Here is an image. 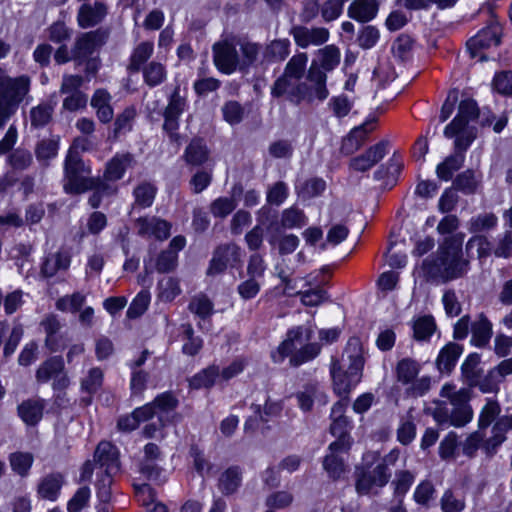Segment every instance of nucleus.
<instances>
[{
	"mask_svg": "<svg viewBox=\"0 0 512 512\" xmlns=\"http://www.w3.org/2000/svg\"><path fill=\"white\" fill-rule=\"evenodd\" d=\"M364 357L361 343L353 338L348 341L342 355L341 363L332 362L331 376L334 392L340 397H347L351 390L361 381Z\"/></svg>",
	"mask_w": 512,
	"mask_h": 512,
	"instance_id": "obj_1",
	"label": "nucleus"
},
{
	"mask_svg": "<svg viewBox=\"0 0 512 512\" xmlns=\"http://www.w3.org/2000/svg\"><path fill=\"white\" fill-rule=\"evenodd\" d=\"M440 396L448 399L451 407L445 401H435L432 416L438 424L463 427L473 419V409L469 404V388L456 390L455 385L446 383L441 388Z\"/></svg>",
	"mask_w": 512,
	"mask_h": 512,
	"instance_id": "obj_2",
	"label": "nucleus"
},
{
	"mask_svg": "<svg viewBox=\"0 0 512 512\" xmlns=\"http://www.w3.org/2000/svg\"><path fill=\"white\" fill-rule=\"evenodd\" d=\"M469 262L461 258V245L453 238L445 239L437 251V257L425 260L423 268L432 279L447 282L463 276Z\"/></svg>",
	"mask_w": 512,
	"mask_h": 512,
	"instance_id": "obj_3",
	"label": "nucleus"
},
{
	"mask_svg": "<svg viewBox=\"0 0 512 512\" xmlns=\"http://www.w3.org/2000/svg\"><path fill=\"white\" fill-rule=\"evenodd\" d=\"M312 334L313 331L310 328H304L303 326L291 329L287 338L278 347V351L272 355L273 360L281 362L291 353L290 363L293 366H300L313 360L321 351V346L318 343H308L296 350V345L311 340Z\"/></svg>",
	"mask_w": 512,
	"mask_h": 512,
	"instance_id": "obj_4",
	"label": "nucleus"
},
{
	"mask_svg": "<svg viewBox=\"0 0 512 512\" xmlns=\"http://www.w3.org/2000/svg\"><path fill=\"white\" fill-rule=\"evenodd\" d=\"M65 183L67 193L80 194L95 187V180L87 177L90 173L78 153L69 150L64 164Z\"/></svg>",
	"mask_w": 512,
	"mask_h": 512,
	"instance_id": "obj_5",
	"label": "nucleus"
},
{
	"mask_svg": "<svg viewBox=\"0 0 512 512\" xmlns=\"http://www.w3.org/2000/svg\"><path fill=\"white\" fill-rule=\"evenodd\" d=\"M238 37L226 36L214 43L213 61L219 71L231 74L239 69L240 57L237 51Z\"/></svg>",
	"mask_w": 512,
	"mask_h": 512,
	"instance_id": "obj_6",
	"label": "nucleus"
},
{
	"mask_svg": "<svg viewBox=\"0 0 512 512\" xmlns=\"http://www.w3.org/2000/svg\"><path fill=\"white\" fill-rule=\"evenodd\" d=\"M326 80V73L320 69L318 62L313 60L308 69L306 81L300 82L301 100L307 102L325 100L329 95Z\"/></svg>",
	"mask_w": 512,
	"mask_h": 512,
	"instance_id": "obj_7",
	"label": "nucleus"
},
{
	"mask_svg": "<svg viewBox=\"0 0 512 512\" xmlns=\"http://www.w3.org/2000/svg\"><path fill=\"white\" fill-rule=\"evenodd\" d=\"M242 250L235 243L219 245L213 252L207 274L215 276L223 273L228 267H235L242 261Z\"/></svg>",
	"mask_w": 512,
	"mask_h": 512,
	"instance_id": "obj_8",
	"label": "nucleus"
},
{
	"mask_svg": "<svg viewBox=\"0 0 512 512\" xmlns=\"http://www.w3.org/2000/svg\"><path fill=\"white\" fill-rule=\"evenodd\" d=\"M109 34V30L104 28L82 33L76 38L72 48L73 59L81 61L87 60L106 43Z\"/></svg>",
	"mask_w": 512,
	"mask_h": 512,
	"instance_id": "obj_9",
	"label": "nucleus"
},
{
	"mask_svg": "<svg viewBox=\"0 0 512 512\" xmlns=\"http://www.w3.org/2000/svg\"><path fill=\"white\" fill-rule=\"evenodd\" d=\"M390 479L385 464H377L372 470H362L356 479L355 488L358 494L367 495L377 493Z\"/></svg>",
	"mask_w": 512,
	"mask_h": 512,
	"instance_id": "obj_10",
	"label": "nucleus"
},
{
	"mask_svg": "<svg viewBox=\"0 0 512 512\" xmlns=\"http://www.w3.org/2000/svg\"><path fill=\"white\" fill-rule=\"evenodd\" d=\"M186 108V97L180 94L179 88H175L174 92L169 98L168 105L164 111V124L163 128L169 133L171 141L178 142L180 135L176 133L180 115Z\"/></svg>",
	"mask_w": 512,
	"mask_h": 512,
	"instance_id": "obj_11",
	"label": "nucleus"
},
{
	"mask_svg": "<svg viewBox=\"0 0 512 512\" xmlns=\"http://www.w3.org/2000/svg\"><path fill=\"white\" fill-rule=\"evenodd\" d=\"M29 78H10L0 67V102L19 103L29 91Z\"/></svg>",
	"mask_w": 512,
	"mask_h": 512,
	"instance_id": "obj_12",
	"label": "nucleus"
},
{
	"mask_svg": "<svg viewBox=\"0 0 512 512\" xmlns=\"http://www.w3.org/2000/svg\"><path fill=\"white\" fill-rule=\"evenodd\" d=\"M478 115L479 110L474 100H462L456 117L444 129L445 137L453 138L460 131H463L464 128L468 127L469 122L475 120Z\"/></svg>",
	"mask_w": 512,
	"mask_h": 512,
	"instance_id": "obj_13",
	"label": "nucleus"
},
{
	"mask_svg": "<svg viewBox=\"0 0 512 512\" xmlns=\"http://www.w3.org/2000/svg\"><path fill=\"white\" fill-rule=\"evenodd\" d=\"M290 35L296 45L301 48H307L310 45L319 46L329 39V31L324 27L308 28L303 25H294L290 29Z\"/></svg>",
	"mask_w": 512,
	"mask_h": 512,
	"instance_id": "obj_14",
	"label": "nucleus"
},
{
	"mask_svg": "<svg viewBox=\"0 0 512 512\" xmlns=\"http://www.w3.org/2000/svg\"><path fill=\"white\" fill-rule=\"evenodd\" d=\"M501 28L492 24L481 31L477 35L470 38L467 42V49L471 54L472 58L480 56L483 60L484 56L480 55V50L490 48L492 46H498L500 43Z\"/></svg>",
	"mask_w": 512,
	"mask_h": 512,
	"instance_id": "obj_15",
	"label": "nucleus"
},
{
	"mask_svg": "<svg viewBox=\"0 0 512 512\" xmlns=\"http://www.w3.org/2000/svg\"><path fill=\"white\" fill-rule=\"evenodd\" d=\"M387 141L379 143L368 148L363 154L350 160V167L358 172H365L375 166L387 154Z\"/></svg>",
	"mask_w": 512,
	"mask_h": 512,
	"instance_id": "obj_16",
	"label": "nucleus"
},
{
	"mask_svg": "<svg viewBox=\"0 0 512 512\" xmlns=\"http://www.w3.org/2000/svg\"><path fill=\"white\" fill-rule=\"evenodd\" d=\"M94 460L105 467V473L108 483L111 482V475L116 473L120 468L119 452L117 448L110 442L102 441L98 444Z\"/></svg>",
	"mask_w": 512,
	"mask_h": 512,
	"instance_id": "obj_17",
	"label": "nucleus"
},
{
	"mask_svg": "<svg viewBox=\"0 0 512 512\" xmlns=\"http://www.w3.org/2000/svg\"><path fill=\"white\" fill-rule=\"evenodd\" d=\"M108 8L103 2L84 3L79 7L77 23L86 29L100 24L107 16Z\"/></svg>",
	"mask_w": 512,
	"mask_h": 512,
	"instance_id": "obj_18",
	"label": "nucleus"
},
{
	"mask_svg": "<svg viewBox=\"0 0 512 512\" xmlns=\"http://www.w3.org/2000/svg\"><path fill=\"white\" fill-rule=\"evenodd\" d=\"M375 129V120H368L365 123L353 128L342 140L341 152L344 155H352L358 151L366 142L368 134Z\"/></svg>",
	"mask_w": 512,
	"mask_h": 512,
	"instance_id": "obj_19",
	"label": "nucleus"
},
{
	"mask_svg": "<svg viewBox=\"0 0 512 512\" xmlns=\"http://www.w3.org/2000/svg\"><path fill=\"white\" fill-rule=\"evenodd\" d=\"M138 233L141 236H154L159 240L170 236L171 225L157 217H141L136 221Z\"/></svg>",
	"mask_w": 512,
	"mask_h": 512,
	"instance_id": "obj_20",
	"label": "nucleus"
},
{
	"mask_svg": "<svg viewBox=\"0 0 512 512\" xmlns=\"http://www.w3.org/2000/svg\"><path fill=\"white\" fill-rule=\"evenodd\" d=\"M271 94L274 97L285 96L290 102L299 104L301 100V83L295 78L282 75L273 84Z\"/></svg>",
	"mask_w": 512,
	"mask_h": 512,
	"instance_id": "obj_21",
	"label": "nucleus"
},
{
	"mask_svg": "<svg viewBox=\"0 0 512 512\" xmlns=\"http://www.w3.org/2000/svg\"><path fill=\"white\" fill-rule=\"evenodd\" d=\"M134 164V156L131 153H117L107 163L103 178L106 181L120 180L126 170Z\"/></svg>",
	"mask_w": 512,
	"mask_h": 512,
	"instance_id": "obj_22",
	"label": "nucleus"
},
{
	"mask_svg": "<svg viewBox=\"0 0 512 512\" xmlns=\"http://www.w3.org/2000/svg\"><path fill=\"white\" fill-rule=\"evenodd\" d=\"M379 10L377 0H354L347 9V14L355 21L366 23L373 20Z\"/></svg>",
	"mask_w": 512,
	"mask_h": 512,
	"instance_id": "obj_23",
	"label": "nucleus"
},
{
	"mask_svg": "<svg viewBox=\"0 0 512 512\" xmlns=\"http://www.w3.org/2000/svg\"><path fill=\"white\" fill-rule=\"evenodd\" d=\"M349 428L350 422L348 418L332 420L330 425V432L333 436L337 437V440L329 445V451H349L352 445V439L349 435Z\"/></svg>",
	"mask_w": 512,
	"mask_h": 512,
	"instance_id": "obj_24",
	"label": "nucleus"
},
{
	"mask_svg": "<svg viewBox=\"0 0 512 512\" xmlns=\"http://www.w3.org/2000/svg\"><path fill=\"white\" fill-rule=\"evenodd\" d=\"M64 484V478L60 473H51L44 476L38 486L37 493L40 498L56 501Z\"/></svg>",
	"mask_w": 512,
	"mask_h": 512,
	"instance_id": "obj_25",
	"label": "nucleus"
},
{
	"mask_svg": "<svg viewBox=\"0 0 512 512\" xmlns=\"http://www.w3.org/2000/svg\"><path fill=\"white\" fill-rule=\"evenodd\" d=\"M70 263L71 257L68 252L58 251L49 254L45 257L42 263L41 274L47 278L53 277L59 271L67 270Z\"/></svg>",
	"mask_w": 512,
	"mask_h": 512,
	"instance_id": "obj_26",
	"label": "nucleus"
},
{
	"mask_svg": "<svg viewBox=\"0 0 512 512\" xmlns=\"http://www.w3.org/2000/svg\"><path fill=\"white\" fill-rule=\"evenodd\" d=\"M297 400L303 411H310L315 401L320 405H326L328 396L317 384H309L297 393Z\"/></svg>",
	"mask_w": 512,
	"mask_h": 512,
	"instance_id": "obj_27",
	"label": "nucleus"
},
{
	"mask_svg": "<svg viewBox=\"0 0 512 512\" xmlns=\"http://www.w3.org/2000/svg\"><path fill=\"white\" fill-rule=\"evenodd\" d=\"M43 409V400L28 399L18 406V415L27 425H35L41 420Z\"/></svg>",
	"mask_w": 512,
	"mask_h": 512,
	"instance_id": "obj_28",
	"label": "nucleus"
},
{
	"mask_svg": "<svg viewBox=\"0 0 512 512\" xmlns=\"http://www.w3.org/2000/svg\"><path fill=\"white\" fill-rule=\"evenodd\" d=\"M110 102L111 95L104 89L96 90L91 99V106L96 110L98 119L103 123H108L113 118L114 113Z\"/></svg>",
	"mask_w": 512,
	"mask_h": 512,
	"instance_id": "obj_29",
	"label": "nucleus"
},
{
	"mask_svg": "<svg viewBox=\"0 0 512 512\" xmlns=\"http://www.w3.org/2000/svg\"><path fill=\"white\" fill-rule=\"evenodd\" d=\"M471 343L477 347L486 346L492 336V324L486 316L480 314L471 326Z\"/></svg>",
	"mask_w": 512,
	"mask_h": 512,
	"instance_id": "obj_30",
	"label": "nucleus"
},
{
	"mask_svg": "<svg viewBox=\"0 0 512 512\" xmlns=\"http://www.w3.org/2000/svg\"><path fill=\"white\" fill-rule=\"evenodd\" d=\"M154 52V44L151 41H143L135 46L133 49L128 70L131 72H138L143 68L144 64L150 59Z\"/></svg>",
	"mask_w": 512,
	"mask_h": 512,
	"instance_id": "obj_31",
	"label": "nucleus"
},
{
	"mask_svg": "<svg viewBox=\"0 0 512 512\" xmlns=\"http://www.w3.org/2000/svg\"><path fill=\"white\" fill-rule=\"evenodd\" d=\"M481 357L477 353L470 354L461 365L462 376L470 387H475L482 377L480 368Z\"/></svg>",
	"mask_w": 512,
	"mask_h": 512,
	"instance_id": "obj_32",
	"label": "nucleus"
},
{
	"mask_svg": "<svg viewBox=\"0 0 512 512\" xmlns=\"http://www.w3.org/2000/svg\"><path fill=\"white\" fill-rule=\"evenodd\" d=\"M208 156L209 150L205 142L200 138L193 139L186 147L183 155L186 163L194 166H199L206 162Z\"/></svg>",
	"mask_w": 512,
	"mask_h": 512,
	"instance_id": "obj_33",
	"label": "nucleus"
},
{
	"mask_svg": "<svg viewBox=\"0 0 512 512\" xmlns=\"http://www.w3.org/2000/svg\"><path fill=\"white\" fill-rule=\"evenodd\" d=\"M241 481V469L237 466H232L221 474L218 482V488L223 494L230 495L237 491L241 485Z\"/></svg>",
	"mask_w": 512,
	"mask_h": 512,
	"instance_id": "obj_34",
	"label": "nucleus"
},
{
	"mask_svg": "<svg viewBox=\"0 0 512 512\" xmlns=\"http://www.w3.org/2000/svg\"><path fill=\"white\" fill-rule=\"evenodd\" d=\"M465 156L462 153H455L446 157L436 167V175L442 181H449L453 174L458 171L464 163Z\"/></svg>",
	"mask_w": 512,
	"mask_h": 512,
	"instance_id": "obj_35",
	"label": "nucleus"
},
{
	"mask_svg": "<svg viewBox=\"0 0 512 512\" xmlns=\"http://www.w3.org/2000/svg\"><path fill=\"white\" fill-rule=\"evenodd\" d=\"M462 354V347L455 343L447 344L437 357V366L441 372H450Z\"/></svg>",
	"mask_w": 512,
	"mask_h": 512,
	"instance_id": "obj_36",
	"label": "nucleus"
},
{
	"mask_svg": "<svg viewBox=\"0 0 512 512\" xmlns=\"http://www.w3.org/2000/svg\"><path fill=\"white\" fill-rule=\"evenodd\" d=\"M290 41L288 39H276L266 45L263 52V60L266 62H281L289 55Z\"/></svg>",
	"mask_w": 512,
	"mask_h": 512,
	"instance_id": "obj_37",
	"label": "nucleus"
},
{
	"mask_svg": "<svg viewBox=\"0 0 512 512\" xmlns=\"http://www.w3.org/2000/svg\"><path fill=\"white\" fill-rule=\"evenodd\" d=\"M63 370V360L60 357H51L36 370V380L39 383H46L51 379L53 380Z\"/></svg>",
	"mask_w": 512,
	"mask_h": 512,
	"instance_id": "obj_38",
	"label": "nucleus"
},
{
	"mask_svg": "<svg viewBox=\"0 0 512 512\" xmlns=\"http://www.w3.org/2000/svg\"><path fill=\"white\" fill-rule=\"evenodd\" d=\"M59 148V138L50 137L40 140L35 147V155L39 162L48 165L49 160L56 157Z\"/></svg>",
	"mask_w": 512,
	"mask_h": 512,
	"instance_id": "obj_39",
	"label": "nucleus"
},
{
	"mask_svg": "<svg viewBox=\"0 0 512 512\" xmlns=\"http://www.w3.org/2000/svg\"><path fill=\"white\" fill-rule=\"evenodd\" d=\"M143 80L149 87H155L163 83L166 79L167 72L165 66L156 61H151L141 68Z\"/></svg>",
	"mask_w": 512,
	"mask_h": 512,
	"instance_id": "obj_40",
	"label": "nucleus"
},
{
	"mask_svg": "<svg viewBox=\"0 0 512 512\" xmlns=\"http://www.w3.org/2000/svg\"><path fill=\"white\" fill-rule=\"evenodd\" d=\"M419 372L420 364L411 358L400 360L396 367L397 379L403 385H408L410 382H413Z\"/></svg>",
	"mask_w": 512,
	"mask_h": 512,
	"instance_id": "obj_41",
	"label": "nucleus"
},
{
	"mask_svg": "<svg viewBox=\"0 0 512 512\" xmlns=\"http://www.w3.org/2000/svg\"><path fill=\"white\" fill-rule=\"evenodd\" d=\"M238 47L241 51L239 70H245L257 60L261 48L257 43L240 38Z\"/></svg>",
	"mask_w": 512,
	"mask_h": 512,
	"instance_id": "obj_42",
	"label": "nucleus"
},
{
	"mask_svg": "<svg viewBox=\"0 0 512 512\" xmlns=\"http://www.w3.org/2000/svg\"><path fill=\"white\" fill-rule=\"evenodd\" d=\"M34 457L29 452H14L9 455V463L13 472L21 477H26L33 465Z\"/></svg>",
	"mask_w": 512,
	"mask_h": 512,
	"instance_id": "obj_43",
	"label": "nucleus"
},
{
	"mask_svg": "<svg viewBox=\"0 0 512 512\" xmlns=\"http://www.w3.org/2000/svg\"><path fill=\"white\" fill-rule=\"evenodd\" d=\"M501 413V406L495 399H486L485 405L482 407L479 418L478 427L480 430L489 427L493 422H496Z\"/></svg>",
	"mask_w": 512,
	"mask_h": 512,
	"instance_id": "obj_44",
	"label": "nucleus"
},
{
	"mask_svg": "<svg viewBox=\"0 0 512 512\" xmlns=\"http://www.w3.org/2000/svg\"><path fill=\"white\" fill-rule=\"evenodd\" d=\"M512 429V414L499 417L492 427V436L488 439V444L497 447L506 440V432Z\"/></svg>",
	"mask_w": 512,
	"mask_h": 512,
	"instance_id": "obj_45",
	"label": "nucleus"
},
{
	"mask_svg": "<svg viewBox=\"0 0 512 512\" xmlns=\"http://www.w3.org/2000/svg\"><path fill=\"white\" fill-rule=\"evenodd\" d=\"M347 451L333 450L329 451L323 460V467L332 479H338L345 470L343 459L339 456V453Z\"/></svg>",
	"mask_w": 512,
	"mask_h": 512,
	"instance_id": "obj_46",
	"label": "nucleus"
},
{
	"mask_svg": "<svg viewBox=\"0 0 512 512\" xmlns=\"http://www.w3.org/2000/svg\"><path fill=\"white\" fill-rule=\"evenodd\" d=\"M319 67L326 71L333 70L340 62V50L335 45H327L318 51Z\"/></svg>",
	"mask_w": 512,
	"mask_h": 512,
	"instance_id": "obj_47",
	"label": "nucleus"
},
{
	"mask_svg": "<svg viewBox=\"0 0 512 512\" xmlns=\"http://www.w3.org/2000/svg\"><path fill=\"white\" fill-rule=\"evenodd\" d=\"M280 223L285 229L301 228L306 225L307 217L302 210L290 207L282 211Z\"/></svg>",
	"mask_w": 512,
	"mask_h": 512,
	"instance_id": "obj_48",
	"label": "nucleus"
},
{
	"mask_svg": "<svg viewBox=\"0 0 512 512\" xmlns=\"http://www.w3.org/2000/svg\"><path fill=\"white\" fill-rule=\"evenodd\" d=\"M181 293L179 281L165 277L158 282V298L164 302L173 301Z\"/></svg>",
	"mask_w": 512,
	"mask_h": 512,
	"instance_id": "obj_49",
	"label": "nucleus"
},
{
	"mask_svg": "<svg viewBox=\"0 0 512 512\" xmlns=\"http://www.w3.org/2000/svg\"><path fill=\"white\" fill-rule=\"evenodd\" d=\"M85 299L86 297L83 293L74 292L71 295L60 297L56 301L55 306L57 310L61 312L76 313L80 311L81 307L85 303Z\"/></svg>",
	"mask_w": 512,
	"mask_h": 512,
	"instance_id": "obj_50",
	"label": "nucleus"
},
{
	"mask_svg": "<svg viewBox=\"0 0 512 512\" xmlns=\"http://www.w3.org/2000/svg\"><path fill=\"white\" fill-rule=\"evenodd\" d=\"M104 373L98 367L90 368L87 373L81 378V389L87 393H95L98 391L103 383Z\"/></svg>",
	"mask_w": 512,
	"mask_h": 512,
	"instance_id": "obj_51",
	"label": "nucleus"
},
{
	"mask_svg": "<svg viewBox=\"0 0 512 512\" xmlns=\"http://www.w3.org/2000/svg\"><path fill=\"white\" fill-rule=\"evenodd\" d=\"M476 250L477 258H487L493 253L491 242L484 235H476L471 237L466 243V251L468 254Z\"/></svg>",
	"mask_w": 512,
	"mask_h": 512,
	"instance_id": "obj_52",
	"label": "nucleus"
},
{
	"mask_svg": "<svg viewBox=\"0 0 512 512\" xmlns=\"http://www.w3.org/2000/svg\"><path fill=\"white\" fill-rule=\"evenodd\" d=\"M137 494L143 498L142 504L146 507L147 512H168V507L164 503L155 500L154 491L149 485L140 486Z\"/></svg>",
	"mask_w": 512,
	"mask_h": 512,
	"instance_id": "obj_53",
	"label": "nucleus"
},
{
	"mask_svg": "<svg viewBox=\"0 0 512 512\" xmlns=\"http://www.w3.org/2000/svg\"><path fill=\"white\" fill-rule=\"evenodd\" d=\"M219 376V368L217 366H210L191 378L189 385L194 389L208 388L215 383L216 378Z\"/></svg>",
	"mask_w": 512,
	"mask_h": 512,
	"instance_id": "obj_54",
	"label": "nucleus"
},
{
	"mask_svg": "<svg viewBox=\"0 0 512 512\" xmlns=\"http://www.w3.org/2000/svg\"><path fill=\"white\" fill-rule=\"evenodd\" d=\"M308 56L306 53H298L287 62L283 75L300 80L304 74Z\"/></svg>",
	"mask_w": 512,
	"mask_h": 512,
	"instance_id": "obj_55",
	"label": "nucleus"
},
{
	"mask_svg": "<svg viewBox=\"0 0 512 512\" xmlns=\"http://www.w3.org/2000/svg\"><path fill=\"white\" fill-rule=\"evenodd\" d=\"M135 116L136 110L133 107H128L120 113L114 123L113 137L118 138L120 135L128 133L132 129Z\"/></svg>",
	"mask_w": 512,
	"mask_h": 512,
	"instance_id": "obj_56",
	"label": "nucleus"
},
{
	"mask_svg": "<svg viewBox=\"0 0 512 512\" xmlns=\"http://www.w3.org/2000/svg\"><path fill=\"white\" fill-rule=\"evenodd\" d=\"M436 324L432 316H422L415 320L413 325L416 340H427L435 332Z\"/></svg>",
	"mask_w": 512,
	"mask_h": 512,
	"instance_id": "obj_57",
	"label": "nucleus"
},
{
	"mask_svg": "<svg viewBox=\"0 0 512 512\" xmlns=\"http://www.w3.org/2000/svg\"><path fill=\"white\" fill-rule=\"evenodd\" d=\"M497 217L493 213L479 214L468 222V230L472 233L490 230L497 225Z\"/></svg>",
	"mask_w": 512,
	"mask_h": 512,
	"instance_id": "obj_58",
	"label": "nucleus"
},
{
	"mask_svg": "<svg viewBox=\"0 0 512 512\" xmlns=\"http://www.w3.org/2000/svg\"><path fill=\"white\" fill-rule=\"evenodd\" d=\"M150 300L151 296L148 291H140L131 302L127 310V317L130 319H135L143 315L150 304Z\"/></svg>",
	"mask_w": 512,
	"mask_h": 512,
	"instance_id": "obj_59",
	"label": "nucleus"
},
{
	"mask_svg": "<svg viewBox=\"0 0 512 512\" xmlns=\"http://www.w3.org/2000/svg\"><path fill=\"white\" fill-rule=\"evenodd\" d=\"M189 310L198 317L205 319L213 313V303L206 295H197L192 298Z\"/></svg>",
	"mask_w": 512,
	"mask_h": 512,
	"instance_id": "obj_60",
	"label": "nucleus"
},
{
	"mask_svg": "<svg viewBox=\"0 0 512 512\" xmlns=\"http://www.w3.org/2000/svg\"><path fill=\"white\" fill-rule=\"evenodd\" d=\"M477 179L472 170H466L459 174L453 182L456 189L461 190L466 194L474 193L477 188Z\"/></svg>",
	"mask_w": 512,
	"mask_h": 512,
	"instance_id": "obj_61",
	"label": "nucleus"
},
{
	"mask_svg": "<svg viewBox=\"0 0 512 512\" xmlns=\"http://www.w3.org/2000/svg\"><path fill=\"white\" fill-rule=\"evenodd\" d=\"M236 208V202L233 198L220 197L215 199L210 205V212L214 217L225 218Z\"/></svg>",
	"mask_w": 512,
	"mask_h": 512,
	"instance_id": "obj_62",
	"label": "nucleus"
},
{
	"mask_svg": "<svg viewBox=\"0 0 512 512\" xmlns=\"http://www.w3.org/2000/svg\"><path fill=\"white\" fill-rule=\"evenodd\" d=\"M493 254L498 258H510L512 256V231L507 230L503 234L499 235Z\"/></svg>",
	"mask_w": 512,
	"mask_h": 512,
	"instance_id": "obj_63",
	"label": "nucleus"
},
{
	"mask_svg": "<svg viewBox=\"0 0 512 512\" xmlns=\"http://www.w3.org/2000/svg\"><path fill=\"white\" fill-rule=\"evenodd\" d=\"M53 108L48 104H40L30 111L31 124L34 127L45 126L52 117Z\"/></svg>",
	"mask_w": 512,
	"mask_h": 512,
	"instance_id": "obj_64",
	"label": "nucleus"
}]
</instances>
